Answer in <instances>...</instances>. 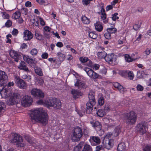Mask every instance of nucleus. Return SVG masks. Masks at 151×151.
Masks as SVG:
<instances>
[{
	"instance_id": "9d476101",
	"label": "nucleus",
	"mask_w": 151,
	"mask_h": 151,
	"mask_svg": "<svg viewBox=\"0 0 151 151\" xmlns=\"http://www.w3.org/2000/svg\"><path fill=\"white\" fill-rule=\"evenodd\" d=\"M32 102V98L30 96L27 95L24 96L21 101L22 105L24 107L30 106Z\"/></svg>"
},
{
	"instance_id": "6ab92c4d",
	"label": "nucleus",
	"mask_w": 151,
	"mask_h": 151,
	"mask_svg": "<svg viewBox=\"0 0 151 151\" xmlns=\"http://www.w3.org/2000/svg\"><path fill=\"white\" fill-rule=\"evenodd\" d=\"M75 86L77 87L78 89H83L86 87L85 83L79 80H77L76 82L75 83Z\"/></svg>"
},
{
	"instance_id": "9b49d317",
	"label": "nucleus",
	"mask_w": 151,
	"mask_h": 151,
	"mask_svg": "<svg viewBox=\"0 0 151 151\" xmlns=\"http://www.w3.org/2000/svg\"><path fill=\"white\" fill-rule=\"evenodd\" d=\"M6 83L4 84L0 83V93L2 97H7L10 96L9 91L4 88Z\"/></svg>"
},
{
	"instance_id": "a878e982",
	"label": "nucleus",
	"mask_w": 151,
	"mask_h": 151,
	"mask_svg": "<svg viewBox=\"0 0 151 151\" xmlns=\"http://www.w3.org/2000/svg\"><path fill=\"white\" fill-rule=\"evenodd\" d=\"M145 75H147V73H145L142 70H141L137 71V78H143L144 77Z\"/></svg>"
},
{
	"instance_id": "a211bd4d",
	"label": "nucleus",
	"mask_w": 151,
	"mask_h": 151,
	"mask_svg": "<svg viewBox=\"0 0 151 151\" xmlns=\"http://www.w3.org/2000/svg\"><path fill=\"white\" fill-rule=\"evenodd\" d=\"M71 93L73 98L75 99L78 98L82 95V93L79 91L74 89H73L71 91Z\"/></svg>"
},
{
	"instance_id": "c03bdc74",
	"label": "nucleus",
	"mask_w": 151,
	"mask_h": 151,
	"mask_svg": "<svg viewBox=\"0 0 151 151\" xmlns=\"http://www.w3.org/2000/svg\"><path fill=\"white\" fill-rule=\"evenodd\" d=\"M107 30L111 34V33H114L116 32L117 29L114 27L110 28H107Z\"/></svg>"
},
{
	"instance_id": "f257e3e1",
	"label": "nucleus",
	"mask_w": 151,
	"mask_h": 151,
	"mask_svg": "<svg viewBox=\"0 0 151 151\" xmlns=\"http://www.w3.org/2000/svg\"><path fill=\"white\" fill-rule=\"evenodd\" d=\"M30 116L31 121L33 123L38 122L44 126L48 123V115L42 108L37 109L32 111L30 114Z\"/></svg>"
},
{
	"instance_id": "7ed1b4c3",
	"label": "nucleus",
	"mask_w": 151,
	"mask_h": 151,
	"mask_svg": "<svg viewBox=\"0 0 151 151\" xmlns=\"http://www.w3.org/2000/svg\"><path fill=\"white\" fill-rule=\"evenodd\" d=\"M124 121L128 125H133L135 123L137 116L135 113L133 111H131L124 115Z\"/></svg>"
},
{
	"instance_id": "dca6fc26",
	"label": "nucleus",
	"mask_w": 151,
	"mask_h": 151,
	"mask_svg": "<svg viewBox=\"0 0 151 151\" xmlns=\"http://www.w3.org/2000/svg\"><path fill=\"white\" fill-rule=\"evenodd\" d=\"M114 57V55L113 54L108 55H106L105 59L109 63L112 64L114 62H116V58Z\"/></svg>"
},
{
	"instance_id": "6e6552de",
	"label": "nucleus",
	"mask_w": 151,
	"mask_h": 151,
	"mask_svg": "<svg viewBox=\"0 0 151 151\" xmlns=\"http://www.w3.org/2000/svg\"><path fill=\"white\" fill-rule=\"evenodd\" d=\"M148 124L146 122L142 121L137 124L136 128L137 131L141 134H143L146 132Z\"/></svg>"
},
{
	"instance_id": "c9c22d12",
	"label": "nucleus",
	"mask_w": 151,
	"mask_h": 151,
	"mask_svg": "<svg viewBox=\"0 0 151 151\" xmlns=\"http://www.w3.org/2000/svg\"><path fill=\"white\" fill-rule=\"evenodd\" d=\"M35 36L36 39L39 40H42L43 38L42 35L38 32H35Z\"/></svg>"
},
{
	"instance_id": "58836bf2",
	"label": "nucleus",
	"mask_w": 151,
	"mask_h": 151,
	"mask_svg": "<svg viewBox=\"0 0 151 151\" xmlns=\"http://www.w3.org/2000/svg\"><path fill=\"white\" fill-rule=\"evenodd\" d=\"M123 73L125 74H128V76L130 79H132L133 78V77H134V75L133 74V73L132 72L129 71V72H128L127 71H123Z\"/></svg>"
},
{
	"instance_id": "aec40b11",
	"label": "nucleus",
	"mask_w": 151,
	"mask_h": 151,
	"mask_svg": "<svg viewBox=\"0 0 151 151\" xmlns=\"http://www.w3.org/2000/svg\"><path fill=\"white\" fill-rule=\"evenodd\" d=\"M100 12L101 13V18L103 20L104 23H106L108 22V20L106 19V15L105 12V10L103 8V6H102L101 12H99L98 13L100 14Z\"/></svg>"
},
{
	"instance_id": "338daca9",
	"label": "nucleus",
	"mask_w": 151,
	"mask_h": 151,
	"mask_svg": "<svg viewBox=\"0 0 151 151\" xmlns=\"http://www.w3.org/2000/svg\"><path fill=\"white\" fill-rule=\"evenodd\" d=\"M44 35L45 37L47 38H49L50 37V35L49 33L47 32H44Z\"/></svg>"
},
{
	"instance_id": "b1692460",
	"label": "nucleus",
	"mask_w": 151,
	"mask_h": 151,
	"mask_svg": "<svg viewBox=\"0 0 151 151\" xmlns=\"http://www.w3.org/2000/svg\"><path fill=\"white\" fill-rule=\"evenodd\" d=\"M114 87L118 89V90L121 93L123 92L125 90L123 86L121 85L118 82H114L113 84Z\"/></svg>"
},
{
	"instance_id": "052dcab7",
	"label": "nucleus",
	"mask_w": 151,
	"mask_h": 151,
	"mask_svg": "<svg viewBox=\"0 0 151 151\" xmlns=\"http://www.w3.org/2000/svg\"><path fill=\"white\" fill-rule=\"evenodd\" d=\"M143 151H151V147L149 146H146L143 149Z\"/></svg>"
},
{
	"instance_id": "5fc2aeb1",
	"label": "nucleus",
	"mask_w": 151,
	"mask_h": 151,
	"mask_svg": "<svg viewBox=\"0 0 151 151\" xmlns=\"http://www.w3.org/2000/svg\"><path fill=\"white\" fill-rule=\"evenodd\" d=\"M137 90L142 91L143 90V87L140 84L138 85L137 86Z\"/></svg>"
},
{
	"instance_id": "e2e57ef3",
	"label": "nucleus",
	"mask_w": 151,
	"mask_h": 151,
	"mask_svg": "<svg viewBox=\"0 0 151 151\" xmlns=\"http://www.w3.org/2000/svg\"><path fill=\"white\" fill-rule=\"evenodd\" d=\"M100 73L103 75H105L107 73V69L105 68H104L100 70Z\"/></svg>"
},
{
	"instance_id": "bb28decb",
	"label": "nucleus",
	"mask_w": 151,
	"mask_h": 151,
	"mask_svg": "<svg viewBox=\"0 0 151 151\" xmlns=\"http://www.w3.org/2000/svg\"><path fill=\"white\" fill-rule=\"evenodd\" d=\"M90 142L92 141L96 142V144H99L100 142V138L96 136H91L90 137Z\"/></svg>"
},
{
	"instance_id": "13d9d810",
	"label": "nucleus",
	"mask_w": 151,
	"mask_h": 151,
	"mask_svg": "<svg viewBox=\"0 0 151 151\" xmlns=\"http://www.w3.org/2000/svg\"><path fill=\"white\" fill-rule=\"evenodd\" d=\"M87 65L89 67H92L93 66V65L92 63V62L88 59V61L86 62Z\"/></svg>"
},
{
	"instance_id": "ea45409f",
	"label": "nucleus",
	"mask_w": 151,
	"mask_h": 151,
	"mask_svg": "<svg viewBox=\"0 0 151 151\" xmlns=\"http://www.w3.org/2000/svg\"><path fill=\"white\" fill-rule=\"evenodd\" d=\"M125 60L128 62H130L132 61L133 60H135V59H133L128 54H126L124 56Z\"/></svg>"
},
{
	"instance_id": "393cba45",
	"label": "nucleus",
	"mask_w": 151,
	"mask_h": 151,
	"mask_svg": "<svg viewBox=\"0 0 151 151\" xmlns=\"http://www.w3.org/2000/svg\"><path fill=\"white\" fill-rule=\"evenodd\" d=\"M34 69L35 72L37 74L40 76H43V73L42 70L40 68L36 66L35 67Z\"/></svg>"
},
{
	"instance_id": "2f4dec72",
	"label": "nucleus",
	"mask_w": 151,
	"mask_h": 151,
	"mask_svg": "<svg viewBox=\"0 0 151 151\" xmlns=\"http://www.w3.org/2000/svg\"><path fill=\"white\" fill-rule=\"evenodd\" d=\"M106 113V112L101 109H99L96 112L97 115L100 117H102Z\"/></svg>"
},
{
	"instance_id": "473e14b6",
	"label": "nucleus",
	"mask_w": 151,
	"mask_h": 151,
	"mask_svg": "<svg viewBox=\"0 0 151 151\" xmlns=\"http://www.w3.org/2000/svg\"><path fill=\"white\" fill-rule=\"evenodd\" d=\"M94 25L96 29L98 31L101 32L102 30L103 27L101 24L98 23H96L94 24Z\"/></svg>"
},
{
	"instance_id": "09e8293b",
	"label": "nucleus",
	"mask_w": 151,
	"mask_h": 151,
	"mask_svg": "<svg viewBox=\"0 0 151 151\" xmlns=\"http://www.w3.org/2000/svg\"><path fill=\"white\" fill-rule=\"evenodd\" d=\"M118 15V14L117 13H115L113 14L112 15V17H111L112 19L115 21L116 19H119L118 17L117 16Z\"/></svg>"
},
{
	"instance_id": "8fccbe9b",
	"label": "nucleus",
	"mask_w": 151,
	"mask_h": 151,
	"mask_svg": "<svg viewBox=\"0 0 151 151\" xmlns=\"http://www.w3.org/2000/svg\"><path fill=\"white\" fill-rule=\"evenodd\" d=\"M37 50L36 48L33 49L30 51V53L33 56H35L37 53Z\"/></svg>"
},
{
	"instance_id": "603ef678",
	"label": "nucleus",
	"mask_w": 151,
	"mask_h": 151,
	"mask_svg": "<svg viewBox=\"0 0 151 151\" xmlns=\"http://www.w3.org/2000/svg\"><path fill=\"white\" fill-rule=\"evenodd\" d=\"M88 58L86 57H82L80 58V61L82 63L86 62L88 60Z\"/></svg>"
},
{
	"instance_id": "a19ab883",
	"label": "nucleus",
	"mask_w": 151,
	"mask_h": 151,
	"mask_svg": "<svg viewBox=\"0 0 151 151\" xmlns=\"http://www.w3.org/2000/svg\"><path fill=\"white\" fill-rule=\"evenodd\" d=\"M5 107V104L2 102H0V116L1 115Z\"/></svg>"
},
{
	"instance_id": "1a4fd4ad",
	"label": "nucleus",
	"mask_w": 151,
	"mask_h": 151,
	"mask_svg": "<svg viewBox=\"0 0 151 151\" xmlns=\"http://www.w3.org/2000/svg\"><path fill=\"white\" fill-rule=\"evenodd\" d=\"M84 70L88 76L92 78L96 79L101 78V76L96 73L91 69L89 68H85Z\"/></svg>"
},
{
	"instance_id": "49530a36",
	"label": "nucleus",
	"mask_w": 151,
	"mask_h": 151,
	"mask_svg": "<svg viewBox=\"0 0 151 151\" xmlns=\"http://www.w3.org/2000/svg\"><path fill=\"white\" fill-rule=\"evenodd\" d=\"M104 36L105 38L109 40L111 38V34L107 30L104 33Z\"/></svg>"
},
{
	"instance_id": "423d86ee",
	"label": "nucleus",
	"mask_w": 151,
	"mask_h": 151,
	"mask_svg": "<svg viewBox=\"0 0 151 151\" xmlns=\"http://www.w3.org/2000/svg\"><path fill=\"white\" fill-rule=\"evenodd\" d=\"M102 144L104 147L107 149H109L113 147L114 145L113 140L111 139L110 134H107L105 137Z\"/></svg>"
},
{
	"instance_id": "3c124183",
	"label": "nucleus",
	"mask_w": 151,
	"mask_h": 151,
	"mask_svg": "<svg viewBox=\"0 0 151 151\" xmlns=\"http://www.w3.org/2000/svg\"><path fill=\"white\" fill-rule=\"evenodd\" d=\"M141 24V22L140 23L139 25L138 24H135L133 26V29L135 30H137L140 27Z\"/></svg>"
},
{
	"instance_id": "4d7b16f0",
	"label": "nucleus",
	"mask_w": 151,
	"mask_h": 151,
	"mask_svg": "<svg viewBox=\"0 0 151 151\" xmlns=\"http://www.w3.org/2000/svg\"><path fill=\"white\" fill-rule=\"evenodd\" d=\"M18 33V30L15 29H14L12 31V34L14 36L17 35Z\"/></svg>"
},
{
	"instance_id": "4be33fe9",
	"label": "nucleus",
	"mask_w": 151,
	"mask_h": 151,
	"mask_svg": "<svg viewBox=\"0 0 151 151\" xmlns=\"http://www.w3.org/2000/svg\"><path fill=\"white\" fill-rule=\"evenodd\" d=\"M26 65V63L24 61H21L18 68L20 69L24 70L26 72L29 71Z\"/></svg>"
},
{
	"instance_id": "f03ea898",
	"label": "nucleus",
	"mask_w": 151,
	"mask_h": 151,
	"mask_svg": "<svg viewBox=\"0 0 151 151\" xmlns=\"http://www.w3.org/2000/svg\"><path fill=\"white\" fill-rule=\"evenodd\" d=\"M94 95V92L92 91L89 92L88 94L89 101L86 104V108L84 111V113L86 112V114H89L92 112L93 106L96 103Z\"/></svg>"
},
{
	"instance_id": "4468645a",
	"label": "nucleus",
	"mask_w": 151,
	"mask_h": 151,
	"mask_svg": "<svg viewBox=\"0 0 151 151\" xmlns=\"http://www.w3.org/2000/svg\"><path fill=\"white\" fill-rule=\"evenodd\" d=\"M33 37V35L29 31L25 30L23 32V38L24 41L30 40Z\"/></svg>"
},
{
	"instance_id": "412c9836",
	"label": "nucleus",
	"mask_w": 151,
	"mask_h": 151,
	"mask_svg": "<svg viewBox=\"0 0 151 151\" xmlns=\"http://www.w3.org/2000/svg\"><path fill=\"white\" fill-rule=\"evenodd\" d=\"M91 124L92 126L96 129V131L98 132L101 129V125L99 122H95L91 123Z\"/></svg>"
},
{
	"instance_id": "5701e85b",
	"label": "nucleus",
	"mask_w": 151,
	"mask_h": 151,
	"mask_svg": "<svg viewBox=\"0 0 151 151\" xmlns=\"http://www.w3.org/2000/svg\"><path fill=\"white\" fill-rule=\"evenodd\" d=\"M126 150V147L124 142H121L118 144L117 151H125Z\"/></svg>"
},
{
	"instance_id": "39448f33",
	"label": "nucleus",
	"mask_w": 151,
	"mask_h": 151,
	"mask_svg": "<svg viewBox=\"0 0 151 151\" xmlns=\"http://www.w3.org/2000/svg\"><path fill=\"white\" fill-rule=\"evenodd\" d=\"M12 143H16L19 147H23L25 145L22 137L19 134L17 133L14 134L12 139L11 140Z\"/></svg>"
},
{
	"instance_id": "20e7f679",
	"label": "nucleus",
	"mask_w": 151,
	"mask_h": 151,
	"mask_svg": "<svg viewBox=\"0 0 151 151\" xmlns=\"http://www.w3.org/2000/svg\"><path fill=\"white\" fill-rule=\"evenodd\" d=\"M83 134L82 129L78 126L75 127L72 131L71 135L72 140L74 142L79 141L82 137Z\"/></svg>"
},
{
	"instance_id": "864d4df0",
	"label": "nucleus",
	"mask_w": 151,
	"mask_h": 151,
	"mask_svg": "<svg viewBox=\"0 0 151 151\" xmlns=\"http://www.w3.org/2000/svg\"><path fill=\"white\" fill-rule=\"evenodd\" d=\"M12 22L10 20H8L7 22L5 23V26L7 27H9L12 25Z\"/></svg>"
},
{
	"instance_id": "72a5a7b5",
	"label": "nucleus",
	"mask_w": 151,
	"mask_h": 151,
	"mask_svg": "<svg viewBox=\"0 0 151 151\" xmlns=\"http://www.w3.org/2000/svg\"><path fill=\"white\" fill-rule=\"evenodd\" d=\"M82 151H92V149L90 145L86 144L84 145Z\"/></svg>"
},
{
	"instance_id": "a18cd8bd",
	"label": "nucleus",
	"mask_w": 151,
	"mask_h": 151,
	"mask_svg": "<svg viewBox=\"0 0 151 151\" xmlns=\"http://www.w3.org/2000/svg\"><path fill=\"white\" fill-rule=\"evenodd\" d=\"M104 103V99L103 97H100L98 99V103L100 106H102Z\"/></svg>"
},
{
	"instance_id": "de8ad7c7",
	"label": "nucleus",
	"mask_w": 151,
	"mask_h": 151,
	"mask_svg": "<svg viewBox=\"0 0 151 151\" xmlns=\"http://www.w3.org/2000/svg\"><path fill=\"white\" fill-rule=\"evenodd\" d=\"M26 61L29 64L35 63V59L29 58H27Z\"/></svg>"
},
{
	"instance_id": "774afa93",
	"label": "nucleus",
	"mask_w": 151,
	"mask_h": 151,
	"mask_svg": "<svg viewBox=\"0 0 151 151\" xmlns=\"http://www.w3.org/2000/svg\"><path fill=\"white\" fill-rule=\"evenodd\" d=\"M89 131L88 130L86 129H84L83 131V134L85 136H87L88 135Z\"/></svg>"
},
{
	"instance_id": "2eb2a0df",
	"label": "nucleus",
	"mask_w": 151,
	"mask_h": 151,
	"mask_svg": "<svg viewBox=\"0 0 151 151\" xmlns=\"http://www.w3.org/2000/svg\"><path fill=\"white\" fill-rule=\"evenodd\" d=\"M7 78L8 76L5 72L0 70V83H6Z\"/></svg>"
},
{
	"instance_id": "79ce46f5",
	"label": "nucleus",
	"mask_w": 151,
	"mask_h": 151,
	"mask_svg": "<svg viewBox=\"0 0 151 151\" xmlns=\"http://www.w3.org/2000/svg\"><path fill=\"white\" fill-rule=\"evenodd\" d=\"M88 36L89 37L93 39H96L97 37V35L93 32H89Z\"/></svg>"
},
{
	"instance_id": "0e129e2a",
	"label": "nucleus",
	"mask_w": 151,
	"mask_h": 151,
	"mask_svg": "<svg viewBox=\"0 0 151 151\" xmlns=\"http://www.w3.org/2000/svg\"><path fill=\"white\" fill-rule=\"evenodd\" d=\"M48 54L47 53L45 52L42 55V57L43 59H47L48 58Z\"/></svg>"
},
{
	"instance_id": "4c0bfd02",
	"label": "nucleus",
	"mask_w": 151,
	"mask_h": 151,
	"mask_svg": "<svg viewBox=\"0 0 151 151\" xmlns=\"http://www.w3.org/2000/svg\"><path fill=\"white\" fill-rule=\"evenodd\" d=\"M82 21L84 24H89L90 22L89 19L88 18L85 16L82 17Z\"/></svg>"
},
{
	"instance_id": "f704fd0d",
	"label": "nucleus",
	"mask_w": 151,
	"mask_h": 151,
	"mask_svg": "<svg viewBox=\"0 0 151 151\" xmlns=\"http://www.w3.org/2000/svg\"><path fill=\"white\" fill-rule=\"evenodd\" d=\"M57 55L58 57V59L59 60L60 63H61L64 60L65 55L63 54L60 52L58 53Z\"/></svg>"
},
{
	"instance_id": "ddd939ff",
	"label": "nucleus",
	"mask_w": 151,
	"mask_h": 151,
	"mask_svg": "<svg viewBox=\"0 0 151 151\" xmlns=\"http://www.w3.org/2000/svg\"><path fill=\"white\" fill-rule=\"evenodd\" d=\"M16 81L15 83L17 85V86L20 88L25 89L27 86L26 83L25 81L22 79L18 78L17 77H15Z\"/></svg>"
},
{
	"instance_id": "e433bc0d",
	"label": "nucleus",
	"mask_w": 151,
	"mask_h": 151,
	"mask_svg": "<svg viewBox=\"0 0 151 151\" xmlns=\"http://www.w3.org/2000/svg\"><path fill=\"white\" fill-rule=\"evenodd\" d=\"M21 16L20 12L19 11H17L15 12L14 13L12 16V17L14 18V19H19Z\"/></svg>"
},
{
	"instance_id": "f3484780",
	"label": "nucleus",
	"mask_w": 151,
	"mask_h": 151,
	"mask_svg": "<svg viewBox=\"0 0 151 151\" xmlns=\"http://www.w3.org/2000/svg\"><path fill=\"white\" fill-rule=\"evenodd\" d=\"M9 54L11 57L14 59L16 62H18L20 56L16 51L11 50Z\"/></svg>"
},
{
	"instance_id": "680f3d73",
	"label": "nucleus",
	"mask_w": 151,
	"mask_h": 151,
	"mask_svg": "<svg viewBox=\"0 0 151 151\" xmlns=\"http://www.w3.org/2000/svg\"><path fill=\"white\" fill-rule=\"evenodd\" d=\"M92 0H83L82 1L83 4L84 5H87L90 3Z\"/></svg>"
},
{
	"instance_id": "69168bd1",
	"label": "nucleus",
	"mask_w": 151,
	"mask_h": 151,
	"mask_svg": "<svg viewBox=\"0 0 151 151\" xmlns=\"http://www.w3.org/2000/svg\"><path fill=\"white\" fill-rule=\"evenodd\" d=\"M104 147L102 145H99L96 147V150L97 151H99L100 150L103 149Z\"/></svg>"
},
{
	"instance_id": "6e6d98bb",
	"label": "nucleus",
	"mask_w": 151,
	"mask_h": 151,
	"mask_svg": "<svg viewBox=\"0 0 151 151\" xmlns=\"http://www.w3.org/2000/svg\"><path fill=\"white\" fill-rule=\"evenodd\" d=\"M104 111H105L106 112L107 111H109L110 110V107L108 104H106L104 107Z\"/></svg>"
},
{
	"instance_id": "c756f323",
	"label": "nucleus",
	"mask_w": 151,
	"mask_h": 151,
	"mask_svg": "<svg viewBox=\"0 0 151 151\" xmlns=\"http://www.w3.org/2000/svg\"><path fill=\"white\" fill-rule=\"evenodd\" d=\"M106 54V53L104 51H102L101 52H99L97 54L98 57L100 59L105 58Z\"/></svg>"
},
{
	"instance_id": "f8f14e48",
	"label": "nucleus",
	"mask_w": 151,
	"mask_h": 151,
	"mask_svg": "<svg viewBox=\"0 0 151 151\" xmlns=\"http://www.w3.org/2000/svg\"><path fill=\"white\" fill-rule=\"evenodd\" d=\"M31 93V94L35 97L42 99L44 96V93L41 90L36 88L32 89Z\"/></svg>"
},
{
	"instance_id": "c85d7f7f",
	"label": "nucleus",
	"mask_w": 151,
	"mask_h": 151,
	"mask_svg": "<svg viewBox=\"0 0 151 151\" xmlns=\"http://www.w3.org/2000/svg\"><path fill=\"white\" fill-rule=\"evenodd\" d=\"M84 144L83 142H81L77 145L74 147L73 151H79L81 149Z\"/></svg>"
},
{
	"instance_id": "7c9ffc66",
	"label": "nucleus",
	"mask_w": 151,
	"mask_h": 151,
	"mask_svg": "<svg viewBox=\"0 0 151 151\" xmlns=\"http://www.w3.org/2000/svg\"><path fill=\"white\" fill-rule=\"evenodd\" d=\"M56 101V99H51L48 100L46 102V104L48 106L53 107L54 103H55V101Z\"/></svg>"
},
{
	"instance_id": "bf43d9fd",
	"label": "nucleus",
	"mask_w": 151,
	"mask_h": 151,
	"mask_svg": "<svg viewBox=\"0 0 151 151\" xmlns=\"http://www.w3.org/2000/svg\"><path fill=\"white\" fill-rule=\"evenodd\" d=\"M22 13L26 15L27 13L28 10L27 8H23L21 9Z\"/></svg>"
},
{
	"instance_id": "37998d69",
	"label": "nucleus",
	"mask_w": 151,
	"mask_h": 151,
	"mask_svg": "<svg viewBox=\"0 0 151 151\" xmlns=\"http://www.w3.org/2000/svg\"><path fill=\"white\" fill-rule=\"evenodd\" d=\"M115 134V136H117L121 132V127L120 126H118L115 128L114 130Z\"/></svg>"
},
{
	"instance_id": "cd10ccee",
	"label": "nucleus",
	"mask_w": 151,
	"mask_h": 151,
	"mask_svg": "<svg viewBox=\"0 0 151 151\" xmlns=\"http://www.w3.org/2000/svg\"><path fill=\"white\" fill-rule=\"evenodd\" d=\"M55 103H54L53 107L56 109H59L61 107V103L60 100L56 99Z\"/></svg>"
},
{
	"instance_id": "0eeeda50",
	"label": "nucleus",
	"mask_w": 151,
	"mask_h": 151,
	"mask_svg": "<svg viewBox=\"0 0 151 151\" xmlns=\"http://www.w3.org/2000/svg\"><path fill=\"white\" fill-rule=\"evenodd\" d=\"M9 96L10 99L8 101V104L9 105H13L14 104H17L20 101L21 97L19 93H11Z\"/></svg>"
}]
</instances>
